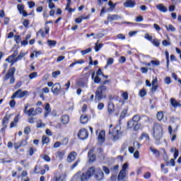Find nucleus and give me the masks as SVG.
I'll use <instances>...</instances> for the list:
<instances>
[{
	"mask_svg": "<svg viewBox=\"0 0 181 181\" xmlns=\"http://www.w3.org/2000/svg\"><path fill=\"white\" fill-rule=\"evenodd\" d=\"M170 103L174 108H177V107H180V103L177 102V100H176L173 98H171L170 99Z\"/></svg>",
	"mask_w": 181,
	"mask_h": 181,
	"instance_id": "16",
	"label": "nucleus"
},
{
	"mask_svg": "<svg viewBox=\"0 0 181 181\" xmlns=\"http://www.w3.org/2000/svg\"><path fill=\"white\" fill-rule=\"evenodd\" d=\"M47 2L49 4V9H53L56 6H54V4L53 3V0H47Z\"/></svg>",
	"mask_w": 181,
	"mask_h": 181,
	"instance_id": "47",
	"label": "nucleus"
},
{
	"mask_svg": "<svg viewBox=\"0 0 181 181\" xmlns=\"http://www.w3.org/2000/svg\"><path fill=\"white\" fill-rule=\"evenodd\" d=\"M113 64H114V58H108L107 60V64L105 66V69H107V67H108V66H111Z\"/></svg>",
	"mask_w": 181,
	"mask_h": 181,
	"instance_id": "33",
	"label": "nucleus"
},
{
	"mask_svg": "<svg viewBox=\"0 0 181 181\" xmlns=\"http://www.w3.org/2000/svg\"><path fill=\"white\" fill-rule=\"evenodd\" d=\"M45 110V117H47L48 114H50V112H52V108H50V104L46 103Z\"/></svg>",
	"mask_w": 181,
	"mask_h": 181,
	"instance_id": "20",
	"label": "nucleus"
},
{
	"mask_svg": "<svg viewBox=\"0 0 181 181\" xmlns=\"http://www.w3.org/2000/svg\"><path fill=\"white\" fill-rule=\"evenodd\" d=\"M80 121L82 124H87V122H88V116L86 115H82L81 116Z\"/></svg>",
	"mask_w": 181,
	"mask_h": 181,
	"instance_id": "24",
	"label": "nucleus"
},
{
	"mask_svg": "<svg viewBox=\"0 0 181 181\" xmlns=\"http://www.w3.org/2000/svg\"><path fill=\"white\" fill-rule=\"evenodd\" d=\"M42 112H43V109L41 107H37L34 110V114H35V115H39V114H42Z\"/></svg>",
	"mask_w": 181,
	"mask_h": 181,
	"instance_id": "43",
	"label": "nucleus"
},
{
	"mask_svg": "<svg viewBox=\"0 0 181 181\" xmlns=\"http://www.w3.org/2000/svg\"><path fill=\"white\" fill-rule=\"evenodd\" d=\"M103 45L102 43L98 44V41L95 43V52H99L100 49H101V47H103Z\"/></svg>",
	"mask_w": 181,
	"mask_h": 181,
	"instance_id": "40",
	"label": "nucleus"
},
{
	"mask_svg": "<svg viewBox=\"0 0 181 181\" xmlns=\"http://www.w3.org/2000/svg\"><path fill=\"white\" fill-rule=\"evenodd\" d=\"M146 139V141H149L150 137H149V134H146V133H143L141 134V139Z\"/></svg>",
	"mask_w": 181,
	"mask_h": 181,
	"instance_id": "42",
	"label": "nucleus"
},
{
	"mask_svg": "<svg viewBox=\"0 0 181 181\" xmlns=\"http://www.w3.org/2000/svg\"><path fill=\"white\" fill-rule=\"evenodd\" d=\"M25 56H26L25 51H21L20 54L17 57V60H22V58L25 57Z\"/></svg>",
	"mask_w": 181,
	"mask_h": 181,
	"instance_id": "39",
	"label": "nucleus"
},
{
	"mask_svg": "<svg viewBox=\"0 0 181 181\" xmlns=\"http://www.w3.org/2000/svg\"><path fill=\"white\" fill-rule=\"evenodd\" d=\"M107 90H108V88L104 85L98 86L95 92V100L100 101L103 100V98H105L106 96L105 94L107 93Z\"/></svg>",
	"mask_w": 181,
	"mask_h": 181,
	"instance_id": "2",
	"label": "nucleus"
},
{
	"mask_svg": "<svg viewBox=\"0 0 181 181\" xmlns=\"http://www.w3.org/2000/svg\"><path fill=\"white\" fill-rule=\"evenodd\" d=\"M47 44L50 47H54L55 45H57V42L56 40H48Z\"/></svg>",
	"mask_w": 181,
	"mask_h": 181,
	"instance_id": "44",
	"label": "nucleus"
},
{
	"mask_svg": "<svg viewBox=\"0 0 181 181\" xmlns=\"http://www.w3.org/2000/svg\"><path fill=\"white\" fill-rule=\"evenodd\" d=\"M28 117H35L36 114H35V108H30L28 112L25 113Z\"/></svg>",
	"mask_w": 181,
	"mask_h": 181,
	"instance_id": "25",
	"label": "nucleus"
},
{
	"mask_svg": "<svg viewBox=\"0 0 181 181\" xmlns=\"http://www.w3.org/2000/svg\"><path fill=\"white\" fill-rule=\"evenodd\" d=\"M151 64H153V66H159L160 62L158 60H151Z\"/></svg>",
	"mask_w": 181,
	"mask_h": 181,
	"instance_id": "55",
	"label": "nucleus"
},
{
	"mask_svg": "<svg viewBox=\"0 0 181 181\" xmlns=\"http://www.w3.org/2000/svg\"><path fill=\"white\" fill-rule=\"evenodd\" d=\"M16 56H18V51H15L11 56H9L6 62H12V59H16Z\"/></svg>",
	"mask_w": 181,
	"mask_h": 181,
	"instance_id": "29",
	"label": "nucleus"
},
{
	"mask_svg": "<svg viewBox=\"0 0 181 181\" xmlns=\"http://www.w3.org/2000/svg\"><path fill=\"white\" fill-rule=\"evenodd\" d=\"M53 181H66V174L62 173L59 177H55Z\"/></svg>",
	"mask_w": 181,
	"mask_h": 181,
	"instance_id": "19",
	"label": "nucleus"
},
{
	"mask_svg": "<svg viewBox=\"0 0 181 181\" xmlns=\"http://www.w3.org/2000/svg\"><path fill=\"white\" fill-rule=\"evenodd\" d=\"M132 120L136 124V123H138L139 121H141V116H139L138 115H135L132 117Z\"/></svg>",
	"mask_w": 181,
	"mask_h": 181,
	"instance_id": "36",
	"label": "nucleus"
},
{
	"mask_svg": "<svg viewBox=\"0 0 181 181\" xmlns=\"http://www.w3.org/2000/svg\"><path fill=\"white\" fill-rule=\"evenodd\" d=\"M117 39H120L121 40H125V35L123 34H119L117 35Z\"/></svg>",
	"mask_w": 181,
	"mask_h": 181,
	"instance_id": "61",
	"label": "nucleus"
},
{
	"mask_svg": "<svg viewBox=\"0 0 181 181\" xmlns=\"http://www.w3.org/2000/svg\"><path fill=\"white\" fill-rule=\"evenodd\" d=\"M86 173L91 177V176H93V175L95 173V168H94V167H90Z\"/></svg>",
	"mask_w": 181,
	"mask_h": 181,
	"instance_id": "28",
	"label": "nucleus"
},
{
	"mask_svg": "<svg viewBox=\"0 0 181 181\" xmlns=\"http://www.w3.org/2000/svg\"><path fill=\"white\" fill-rule=\"evenodd\" d=\"M64 155H66V152L64 151H58L57 152V156L59 158V160H62L63 158H64Z\"/></svg>",
	"mask_w": 181,
	"mask_h": 181,
	"instance_id": "21",
	"label": "nucleus"
},
{
	"mask_svg": "<svg viewBox=\"0 0 181 181\" xmlns=\"http://www.w3.org/2000/svg\"><path fill=\"white\" fill-rule=\"evenodd\" d=\"M75 64H83L85 63V61L83 59H78V60H74Z\"/></svg>",
	"mask_w": 181,
	"mask_h": 181,
	"instance_id": "60",
	"label": "nucleus"
},
{
	"mask_svg": "<svg viewBox=\"0 0 181 181\" xmlns=\"http://www.w3.org/2000/svg\"><path fill=\"white\" fill-rule=\"evenodd\" d=\"M171 152H174V159H176L179 156V150L177 148H171Z\"/></svg>",
	"mask_w": 181,
	"mask_h": 181,
	"instance_id": "38",
	"label": "nucleus"
},
{
	"mask_svg": "<svg viewBox=\"0 0 181 181\" xmlns=\"http://www.w3.org/2000/svg\"><path fill=\"white\" fill-rule=\"evenodd\" d=\"M78 136L79 139H82V140L87 139V138H88V132H87V130H86V129H82L79 130Z\"/></svg>",
	"mask_w": 181,
	"mask_h": 181,
	"instance_id": "7",
	"label": "nucleus"
},
{
	"mask_svg": "<svg viewBox=\"0 0 181 181\" xmlns=\"http://www.w3.org/2000/svg\"><path fill=\"white\" fill-rule=\"evenodd\" d=\"M42 141L43 145H45V144H48L49 142V137L46 136H43L42 139Z\"/></svg>",
	"mask_w": 181,
	"mask_h": 181,
	"instance_id": "53",
	"label": "nucleus"
},
{
	"mask_svg": "<svg viewBox=\"0 0 181 181\" xmlns=\"http://www.w3.org/2000/svg\"><path fill=\"white\" fill-rule=\"evenodd\" d=\"M76 158H77V153L76 151L71 152L67 156V162L71 163V162L76 160Z\"/></svg>",
	"mask_w": 181,
	"mask_h": 181,
	"instance_id": "10",
	"label": "nucleus"
},
{
	"mask_svg": "<svg viewBox=\"0 0 181 181\" xmlns=\"http://www.w3.org/2000/svg\"><path fill=\"white\" fill-rule=\"evenodd\" d=\"M18 10L19 11L20 13H22L23 11H25V7L22 4H18L17 6Z\"/></svg>",
	"mask_w": 181,
	"mask_h": 181,
	"instance_id": "54",
	"label": "nucleus"
},
{
	"mask_svg": "<svg viewBox=\"0 0 181 181\" xmlns=\"http://www.w3.org/2000/svg\"><path fill=\"white\" fill-rule=\"evenodd\" d=\"M16 69H15V67L11 68L8 73L6 74V76L4 78V81L9 80L10 79V84H13L15 83V71Z\"/></svg>",
	"mask_w": 181,
	"mask_h": 181,
	"instance_id": "5",
	"label": "nucleus"
},
{
	"mask_svg": "<svg viewBox=\"0 0 181 181\" xmlns=\"http://www.w3.org/2000/svg\"><path fill=\"white\" fill-rule=\"evenodd\" d=\"M28 6L30 9H32V8H34L35 6V2L34 1H28Z\"/></svg>",
	"mask_w": 181,
	"mask_h": 181,
	"instance_id": "64",
	"label": "nucleus"
},
{
	"mask_svg": "<svg viewBox=\"0 0 181 181\" xmlns=\"http://www.w3.org/2000/svg\"><path fill=\"white\" fill-rule=\"evenodd\" d=\"M80 163V159H78L71 167V169H74L77 166H78V163Z\"/></svg>",
	"mask_w": 181,
	"mask_h": 181,
	"instance_id": "57",
	"label": "nucleus"
},
{
	"mask_svg": "<svg viewBox=\"0 0 181 181\" xmlns=\"http://www.w3.org/2000/svg\"><path fill=\"white\" fill-rule=\"evenodd\" d=\"M157 119H158V121H162V119H163V112H158L157 113Z\"/></svg>",
	"mask_w": 181,
	"mask_h": 181,
	"instance_id": "45",
	"label": "nucleus"
},
{
	"mask_svg": "<svg viewBox=\"0 0 181 181\" xmlns=\"http://www.w3.org/2000/svg\"><path fill=\"white\" fill-rule=\"evenodd\" d=\"M151 43H153V46H156V47H159V46H160V42L158 39L152 40Z\"/></svg>",
	"mask_w": 181,
	"mask_h": 181,
	"instance_id": "34",
	"label": "nucleus"
},
{
	"mask_svg": "<svg viewBox=\"0 0 181 181\" xmlns=\"http://www.w3.org/2000/svg\"><path fill=\"white\" fill-rule=\"evenodd\" d=\"M28 94H29L28 90L22 91V89H19L13 94L11 99L14 100V98H16V97L17 98H23V97L28 95Z\"/></svg>",
	"mask_w": 181,
	"mask_h": 181,
	"instance_id": "6",
	"label": "nucleus"
},
{
	"mask_svg": "<svg viewBox=\"0 0 181 181\" xmlns=\"http://www.w3.org/2000/svg\"><path fill=\"white\" fill-rule=\"evenodd\" d=\"M156 7L160 11V12H163V13H165L168 12V8L163 5V4H159L156 6Z\"/></svg>",
	"mask_w": 181,
	"mask_h": 181,
	"instance_id": "15",
	"label": "nucleus"
},
{
	"mask_svg": "<svg viewBox=\"0 0 181 181\" xmlns=\"http://www.w3.org/2000/svg\"><path fill=\"white\" fill-rule=\"evenodd\" d=\"M7 62H8V63H11V66H13L15 63H16L17 62H19V59H18V57L12 58L11 61H7Z\"/></svg>",
	"mask_w": 181,
	"mask_h": 181,
	"instance_id": "52",
	"label": "nucleus"
},
{
	"mask_svg": "<svg viewBox=\"0 0 181 181\" xmlns=\"http://www.w3.org/2000/svg\"><path fill=\"white\" fill-rule=\"evenodd\" d=\"M122 97L124 100V101H127L129 98L128 92H123L122 94Z\"/></svg>",
	"mask_w": 181,
	"mask_h": 181,
	"instance_id": "49",
	"label": "nucleus"
},
{
	"mask_svg": "<svg viewBox=\"0 0 181 181\" xmlns=\"http://www.w3.org/2000/svg\"><path fill=\"white\" fill-rule=\"evenodd\" d=\"M88 83V81H83V80H79L76 82V86L78 87H81L82 88L84 87H87V84Z\"/></svg>",
	"mask_w": 181,
	"mask_h": 181,
	"instance_id": "18",
	"label": "nucleus"
},
{
	"mask_svg": "<svg viewBox=\"0 0 181 181\" xmlns=\"http://www.w3.org/2000/svg\"><path fill=\"white\" fill-rule=\"evenodd\" d=\"M109 134L110 135H112L111 136H112L113 141H118L119 136H122L119 126H117L112 130H110Z\"/></svg>",
	"mask_w": 181,
	"mask_h": 181,
	"instance_id": "3",
	"label": "nucleus"
},
{
	"mask_svg": "<svg viewBox=\"0 0 181 181\" xmlns=\"http://www.w3.org/2000/svg\"><path fill=\"white\" fill-rule=\"evenodd\" d=\"M10 118H11V115H6L4 117V119L2 122L3 125H8V122H9Z\"/></svg>",
	"mask_w": 181,
	"mask_h": 181,
	"instance_id": "31",
	"label": "nucleus"
},
{
	"mask_svg": "<svg viewBox=\"0 0 181 181\" xmlns=\"http://www.w3.org/2000/svg\"><path fill=\"white\" fill-rule=\"evenodd\" d=\"M98 142H100V144H103L105 141V132L101 131L100 132L98 136Z\"/></svg>",
	"mask_w": 181,
	"mask_h": 181,
	"instance_id": "11",
	"label": "nucleus"
},
{
	"mask_svg": "<svg viewBox=\"0 0 181 181\" xmlns=\"http://www.w3.org/2000/svg\"><path fill=\"white\" fill-rule=\"evenodd\" d=\"M23 26H25V28H29V20L28 19L24 20L23 22Z\"/></svg>",
	"mask_w": 181,
	"mask_h": 181,
	"instance_id": "59",
	"label": "nucleus"
},
{
	"mask_svg": "<svg viewBox=\"0 0 181 181\" xmlns=\"http://www.w3.org/2000/svg\"><path fill=\"white\" fill-rule=\"evenodd\" d=\"M124 8H134L135 6V1L132 0H128L125 3H124Z\"/></svg>",
	"mask_w": 181,
	"mask_h": 181,
	"instance_id": "17",
	"label": "nucleus"
},
{
	"mask_svg": "<svg viewBox=\"0 0 181 181\" xmlns=\"http://www.w3.org/2000/svg\"><path fill=\"white\" fill-rule=\"evenodd\" d=\"M18 121H19V116H16L14 117V120L10 124V128H15V127H16V124H18Z\"/></svg>",
	"mask_w": 181,
	"mask_h": 181,
	"instance_id": "26",
	"label": "nucleus"
},
{
	"mask_svg": "<svg viewBox=\"0 0 181 181\" xmlns=\"http://www.w3.org/2000/svg\"><path fill=\"white\" fill-rule=\"evenodd\" d=\"M107 111L109 112V114H112V112H114V105L110 103L107 106Z\"/></svg>",
	"mask_w": 181,
	"mask_h": 181,
	"instance_id": "35",
	"label": "nucleus"
},
{
	"mask_svg": "<svg viewBox=\"0 0 181 181\" xmlns=\"http://www.w3.org/2000/svg\"><path fill=\"white\" fill-rule=\"evenodd\" d=\"M128 169H129V164H128V163H125L124 164H123L122 170L119 173V175L117 177L118 181L126 180L124 179H125L127 177V170H128Z\"/></svg>",
	"mask_w": 181,
	"mask_h": 181,
	"instance_id": "4",
	"label": "nucleus"
},
{
	"mask_svg": "<svg viewBox=\"0 0 181 181\" xmlns=\"http://www.w3.org/2000/svg\"><path fill=\"white\" fill-rule=\"evenodd\" d=\"M62 90V86H60V83H55L52 86V91L54 94H58L59 91Z\"/></svg>",
	"mask_w": 181,
	"mask_h": 181,
	"instance_id": "14",
	"label": "nucleus"
},
{
	"mask_svg": "<svg viewBox=\"0 0 181 181\" xmlns=\"http://www.w3.org/2000/svg\"><path fill=\"white\" fill-rule=\"evenodd\" d=\"M135 122H134L132 119V120H129L128 122H127V127L129 129H132L133 127H134L135 125Z\"/></svg>",
	"mask_w": 181,
	"mask_h": 181,
	"instance_id": "37",
	"label": "nucleus"
},
{
	"mask_svg": "<svg viewBox=\"0 0 181 181\" xmlns=\"http://www.w3.org/2000/svg\"><path fill=\"white\" fill-rule=\"evenodd\" d=\"M91 50V48H88L86 49L82 50L81 53L83 54V56H84L85 54L90 53Z\"/></svg>",
	"mask_w": 181,
	"mask_h": 181,
	"instance_id": "50",
	"label": "nucleus"
},
{
	"mask_svg": "<svg viewBox=\"0 0 181 181\" xmlns=\"http://www.w3.org/2000/svg\"><path fill=\"white\" fill-rule=\"evenodd\" d=\"M144 37L145 39H146L147 40H149L150 42H152L153 40L152 36L149 35V34H145Z\"/></svg>",
	"mask_w": 181,
	"mask_h": 181,
	"instance_id": "63",
	"label": "nucleus"
},
{
	"mask_svg": "<svg viewBox=\"0 0 181 181\" xmlns=\"http://www.w3.org/2000/svg\"><path fill=\"white\" fill-rule=\"evenodd\" d=\"M90 177V175L87 173H83L81 175V181H88Z\"/></svg>",
	"mask_w": 181,
	"mask_h": 181,
	"instance_id": "22",
	"label": "nucleus"
},
{
	"mask_svg": "<svg viewBox=\"0 0 181 181\" xmlns=\"http://www.w3.org/2000/svg\"><path fill=\"white\" fill-rule=\"evenodd\" d=\"M121 16L118 14H108L107 21H110V22L112 21H118L119 19H121Z\"/></svg>",
	"mask_w": 181,
	"mask_h": 181,
	"instance_id": "13",
	"label": "nucleus"
},
{
	"mask_svg": "<svg viewBox=\"0 0 181 181\" xmlns=\"http://www.w3.org/2000/svg\"><path fill=\"white\" fill-rule=\"evenodd\" d=\"M139 95H140L141 97H145L146 95V90L142 88L139 91Z\"/></svg>",
	"mask_w": 181,
	"mask_h": 181,
	"instance_id": "48",
	"label": "nucleus"
},
{
	"mask_svg": "<svg viewBox=\"0 0 181 181\" xmlns=\"http://www.w3.org/2000/svg\"><path fill=\"white\" fill-rule=\"evenodd\" d=\"M139 128H141V125H139V124L136 123L134 124V126L133 127V131H139Z\"/></svg>",
	"mask_w": 181,
	"mask_h": 181,
	"instance_id": "56",
	"label": "nucleus"
},
{
	"mask_svg": "<svg viewBox=\"0 0 181 181\" xmlns=\"http://www.w3.org/2000/svg\"><path fill=\"white\" fill-rule=\"evenodd\" d=\"M60 122L62 125H67L70 122V117L67 115H63L60 117Z\"/></svg>",
	"mask_w": 181,
	"mask_h": 181,
	"instance_id": "9",
	"label": "nucleus"
},
{
	"mask_svg": "<svg viewBox=\"0 0 181 181\" xmlns=\"http://www.w3.org/2000/svg\"><path fill=\"white\" fill-rule=\"evenodd\" d=\"M129 145H131V141L126 140L122 146V151H125V149H127Z\"/></svg>",
	"mask_w": 181,
	"mask_h": 181,
	"instance_id": "27",
	"label": "nucleus"
},
{
	"mask_svg": "<svg viewBox=\"0 0 181 181\" xmlns=\"http://www.w3.org/2000/svg\"><path fill=\"white\" fill-rule=\"evenodd\" d=\"M46 124L42 122V120H39L37 124V128H44Z\"/></svg>",
	"mask_w": 181,
	"mask_h": 181,
	"instance_id": "51",
	"label": "nucleus"
},
{
	"mask_svg": "<svg viewBox=\"0 0 181 181\" xmlns=\"http://www.w3.org/2000/svg\"><path fill=\"white\" fill-rule=\"evenodd\" d=\"M24 134L29 135V134H30V127H25L24 129Z\"/></svg>",
	"mask_w": 181,
	"mask_h": 181,
	"instance_id": "62",
	"label": "nucleus"
},
{
	"mask_svg": "<svg viewBox=\"0 0 181 181\" xmlns=\"http://www.w3.org/2000/svg\"><path fill=\"white\" fill-rule=\"evenodd\" d=\"M153 136L157 142H159L163 136V128L158 123H155L153 128Z\"/></svg>",
	"mask_w": 181,
	"mask_h": 181,
	"instance_id": "1",
	"label": "nucleus"
},
{
	"mask_svg": "<svg viewBox=\"0 0 181 181\" xmlns=\"http://www.w3.org/2000/svg\"><path fill=\"white\" fill-rule=\"evenodd\" d=\"M37 77V72H33L29 75L30 80H33V78H36Z\"/></svg>",
	"mask_w": 181,
	"mask_h": 181,
	"instance_id": "46",
	"label": "nucleus"
},
{
	"mask_svg": "<svg viewBox=\"0 0 181 181\" xmlns=\"http://www.w3.org/2000/svg\"><path fill=\"white\" fill-rule=\"evenodd\" d=\"M158 78H155L152 81V88H151V93L153 94L158 90Z\"/></svg>",
	"mask_w": 181,
	"mask_h": 181,
	"instance_id": "12",
	"label": "nucleus"
},
{
	"mask_svg": "<svg viewBox=\"0 0 181 181\" xmlns=\"http://www.w3.org/2000/svg\"><path fill=\"white\" fill-rule=\"evenodd\" d=\"M97 180H103L104 179V173L103 171H99L95 176Z\"/></svg>",
	"mask_w": 181,
	"mask_h": 181,
	"instance_id": "23",
	"label": "nucleus"
},
{
	"mask_svg": "<svg viewBox=\"0 0 181 181\" xmlns=\"http://www.w3.org/2000/svg\"><path fill=\"white\" fill-rule=\"evenodd\" d=\"M133 146H134V149H140L141 148V144H139V142L136 141H134L133 142Z\"/></svg>",
	"mask_w": 181,
	"mask_h": 181,
	"instance_id": "41",
	"label": "nucleus"
},
{
	"mask_svg": "<svg viewBox=\"0 0 181 181\" xmlns=\"http://www.w3.org/2000/svg\"><path fill=\"white\" fill-rule=\"evenodd\" d=\"M88 158L89 159V162H94L96 159V156L94 154V148H92L89 150L88 153Z\"/></svg>",
	"mask_w": 181,
	"mask_h": 181,
	"instance_id": "8",
	"label": "nucleus"
},
{
	"mask_svg": "<svg viewBox=\"0 0 181 181\" xmlns=\"http://www.w3.org/2000/svg\"><path fill=\"white\" fill-rule=\"evenodd\" d=\"M60 71H54L52 72V77L54 78H56L57 77V76H60Z\"/></svg>",
	"mask_w": 181,
	"mask_h": 181,
	"instance_id": "58",
	"label": "nucleus"
},
{
	"mask_svg": "<svg viewBox=\"0 0 181 181\" xmlns=\"http://www.w3.org/2000/svg\"><path fill=\"white\" fill-rule=\"evenodd\" d=\"M165 29H167L168 32H175L176 28L172 25V24H170L168 25H165Z\"/></svg>",
	"mask_w": 181,
	"mask_h": 181,
	"instance_id": "30",
	"label": "nucleus"
},
{
	"mask_svg": "<svg viewBox=\"0 0 181 181\" xmlns=\"http://www.w3.org/2000/svg\"><path fill=\"white\" fill-rule=\"evenodd\" d=\"M167 39L168 40H164L162 42V45H164L165 47L170 46V42H169V40H170V37H169V36H167Z\"/></svg>",
	"mask_w": 181,
	"mask_h": 181,
	"instance_id": "32",
	"label": "nucleus"
}]
</instances>
